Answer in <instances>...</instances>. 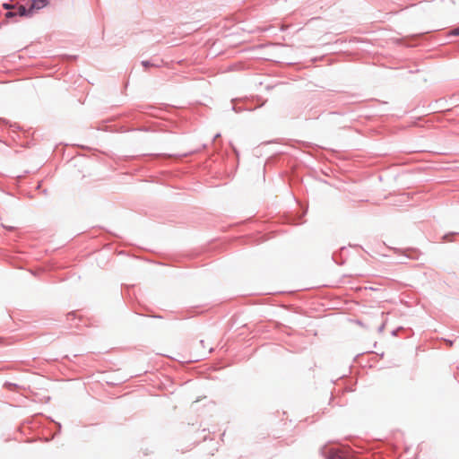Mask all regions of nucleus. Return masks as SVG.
Here are the masks:
<instances>
[{
  "label": "nucleus",
  "mask_w": 459,
  "mask_h": 459,
  "mask_svg": "<svg viewBox=\"0 0 459 459\" xmlns=\"http://www.w3.org/2000/svg\"><path fill=\"white\" fill-rule=\"evenodd\" d=\"M15 6H16V4H7V3L3 4V8L5 10H8V11L13 10Z\"/></svg>",
  "instance_id": "3"
},
{
  "label": "nucleus",
  "mask_w": 459,
  "mask_h": 459,
  "mask_svg": "<svg viewBox=\"0 0 459 459\" xmlns=\"http://www.w3.org/2000/svg\"><path fill=\"white\" fill-rule=\"evenodd\" d=\"M49 4L48 0H31V4L29 8L24 5L19 7L22 14H27V17H31L35 13L48 6Z\"/></svg>",
  "instance_id": "1"
},
{
  "label": "nucleus",
  "mask_w": 459,
  "mask_h": 459,
  "mask_svg": "<svg viewBox=\"0 0 459 459\" xmlns=\"http://www.w3.org/2000/svg\"><path fill=\"white\" fill-rule=\"evenodd\" d=\"M22 4H16V6L14 7L13 10L12 11H9L5 13V18L6 19H11V18H13V17H16V16H20V17H27V14H22L20 13V10H19V7H21Z\"/></svg>",
  "instance_id": "2"
},
{
  "label": "nucleus",
  "mask_w": 459,
  "mask_h": 459,
  "mask_svg": "<svg viewBox=\"0 0 459 459\" xmlns=\"http://www.w3.org/2000/svg\"><path fill=\"white\" fill-rule=\"evenodd\" d=\"M453 35L459 36V27L453 30Z\"/></svg>",
  "instance_id": "4"
}]
</instances>
